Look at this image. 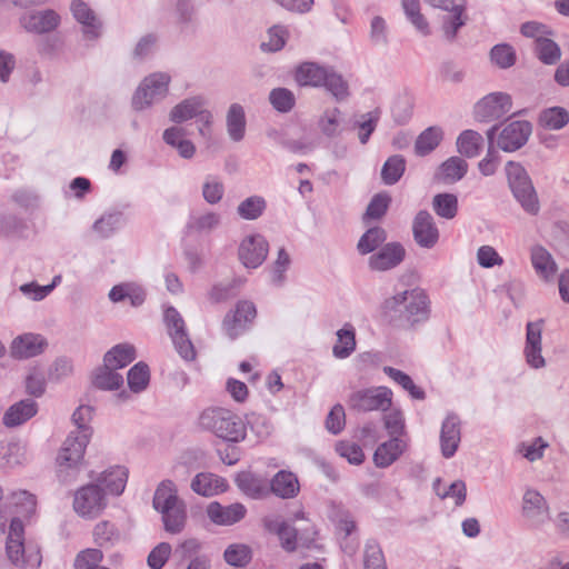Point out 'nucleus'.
<instances>
[{
  "mask_svg": "<svg viewBox=\"0 0 569 569\" xmlns=\"http://www.w3.org/2000/svg\"><path fill=\"white\" fill-rule=\"evenodd\" d=\"M381 309L383 316L397 326H413L428 318L427 296L420 289L405 290L387 298Z\"/></svg>",
  "mask_w": 569,
  "mask_h": 569,
  "instance_id": "1",
  "label": "nucleus"
},
{
  "mask_svg": "<svg viewBox=\"0 0 569 569\" xmlns=\"http://www.w3.org/2000/svg\"><path fill=\"white\" fill-rule=\"evenodd\" d=\"M198 422L202 429L229 442H240L246 438L243 420L224 408L211 407L204 409L200 413Z\"/></svg>",
  "mask_w": 569,
  "mask_h": 569,
  "instance_id": "2",
  "label": "nucleus"
},
{
  "mask_svg": "<svg viewBox=\"0 0 569 569\" xmlns=\"http://www.w3.org/2000/svg\"><path fill=\"white\" fill-rule=\"evenodd\" d=\"M8 559L18 568H39L42 562L40 547L24 540V526L20 518L11 519L6 543Z\"/></svg>",
  "mask_w": 569,
  "mask_h": 569,
  "instance_id": "3",
  "label": "nucleus"
},
{
  "mask_svg": "<svg viewBox=\"0 0 569 569\" xmlns=\"http://www.w3.org/2000/svg\"><path fill=\"white\" fill-rule=\"evenodd\" d=\"M89 440V432L82 435L70 433L64 440L57 456V475L61 482L69 483L76 479Z\"/></svg>",
  "mask_w": 569,
  "mask_h": 569,
  "instance_id": "4",
  "label": "nucleus"
},
{
  "mask_svg": "<svg viewBox=\"0 0 569 569\" xmlns=\"http://www.w3.org/2000/svg\"><path fill=\"white\" fill-rule=\"evenodd\" d=\"M348 407L358 412L387 411L392 403V391L387 387H371L351 392Z\"/></svg>",
  "mask_w": 569,
  "mask_h": 569,
  "instance_id": "5",
  "label": "nucleus"
},
{
  "mask_svg": "<svg viewBox=\"0 0 569 569\" xmlns=\"http://www.w3.org/2000/svg\"><path fill=\"white\" fill-rule=\"evenodd\" d=\"M170 76L163 72L152 73L143 79L132 97L134 110H143L162 100L168 93Z\"/></svg>",
  "mask_w": 569,
  "mask_h": 569,
  "instance_id": "6",
  "label": "nucleus"
},
{
  "mask_svg": "<svg viewBox=\"0 0 569 569\" xmlns=\"http://www.w3.org/2000/svg\"><path fill=\"white\" fill-rule=\"evenodd\" d=\"M107 507L106 493L99 485L88 483L74 492L73 510L82 518L93 519Z\"/></svg>",
  "mask_w": 569,
  "mask_h": 569,
  "instance_id": "7",
  "label": "nucleus"
},
{
  "mask_svg": "<svg viewBox=\"0 0 569 569\" xmlns=\"http://www.w3.org/2000/svg\"><path fill=\"white\" fill-rule=\"evenodd\" d=\"M164 322L172 339L176 350L187 361L196 359V350L187 331L184 321L178 310L168 307L164 310Z\"/></svg>",
  "mask_w": 569,
  "mask_h": 569,
  "instance_id": "8",
  "label": "nucleus"
},
{
  "mask_svg": "<svg viewBox=\"0 0 569 569\" xmlns=\"http://www.w3.org/2000/svg\"><path fill=\"white\" fill-rule=\"evenodd\" d=\"M511 97L506 92H491L480 99L473 108L477 121L490 122L505 117L511 110Z\"/></svg>",
  "mask_w": 569,
  "mask_h": 569,
  "instance_id": "9",
  "label": "nucleus"
},
{
  "mask_svg": "<svg viewBox=\"0 0 569 569\" xmlns=\"http://www.w3.org/2000/svg\"><path fill=\"white\" fill-rule=\"evenodd\" d=\"M531 132L532 127L529 121H512L502 128L498 136L497 144L506 152L516 151L526 144Z\"/></svg>",
  "mask_w": 569,
  "mask_h": 569,
  "instance_id": "10",
  "label": "nucleus"
},
{
  "mask_svg": "<svg viewBox=\"0 0 569 569\" xmlns=\"http://www.w3.org/2000/svg\"><path fill=\"white\" fill-rule=\"evenodd\" d=\"M269 244L261 234H250L242 239L238 249L240 261L246 268H258L266 260Z\"/></svg>",
  "mask_w": 569,
  "mask_h": 569,
  "instance_id": "11",
  "label": "nucleus"
},
{
  "mask_svg": "<svg viewBox=\"0 0 569 569\" xmlns=\"http://www.w3.org/2000/svg\"><path fill=\"white\" fill-rule=\"evenodd\" d=\"M412 234L416 243L425 249H432L439 241L440 232L432 216L420 210L412 221Z\"/></svg>",
  "mask_w": 569,
  "mask_h": 569,
  "instance_id": "12",
  "label": "nucleus"
},
{
  "mask_svg": "<svg viewBox=\"0 0 569 569\" xmlns=\"http://www.w3.org/2000/svg\"><path fill=\"white\" fill-rule=\"evenodd\" d=\"M256 316L257 310L252 302H238L233 313H228L223 320V328L227 335L231 339H234L246 329L247 323L251 322Z\"/></svg>",
  "mask_w": 569,
  "mask_h": 569,
  "instance_id": "13",
  "label": "nucleus"
},
{
  "mask_svg": "<svg viewBox=\"0 0 569 569\" xmlns=\"http://www.w3.org/2000/svg\"><path fill=\"white\" fill-rule=\"evenodd\" d=\"M406 257V249L399 242H389L369 258V267L376 271H387L399 266Z\"/></svg>",
  "mask_w": 569,
  "mask_h": 569,
  "instance_id": "14",
  "label": "nucleus"
},
{
  "mask_svg": "<svg viewBox=\"0 0 569 569\" xmlns=\"http://www.w3.org/2000/svg\"><path fill=\"white\" fill-rule=\"evenodd\" d=\"M461 441V421L455 413H449L442 422L440 431V448L445 458H451Z\"/></svg>",
  "mask_w": 569,
  "mask_h": 569,
  "instance_id": "15",
  "label": "nucleus"
},
{
  "mask_svg": "<svg viewBox=\"0 0 569 569\" xmlns=\"http://www.w3.org/2000/svg\"><path fill=\"white\" fill-rule=\"evenodd\" d=\"M246 513L247 509L240 502L222 506L218 501H212L207 507L208 518L218 526H232L242 520Z\"/></svg>",
  "mask_w": 569,
  "mask_h": 569,
  "instance_id": "16",
  "label": "nucleus"
},
{
  "mask_svg": "<svg viewBox=\"0 0 569 569\" xmlns=\"http://www.w3.org/2000/svg\"><path fill=\"white\" fill-rule=\"evenodd\" d=\"M541 333L542 321L527 323L525 356L527 363L535 369L542 368L546 365L541 355Z\"/></svg>",
  "mask_w": 569,
  "mask_h": 569,
  "instance_id": "17",
  "label": "nucleus"
},
{
  "mask_svg": "<svg viewBox=\"0 0 569 569\" xmlns=\"http://www.w3.org/2000/svg\"><path fill=\"white\" fill-rule=\"evenodd\" d=\"M59 23L60 16L51 9L31 12L21 19V24L28 32L38 34L53 31Z\"/></svg>",
  "mask_w": 569,
  "mask_h": 569,
  "instance_id": "18",
  "label": "nucleus"
},
{
  "mask_svg": "<svg viewBox=\"0 0 569 569\" xmlns=\"http://www.w3.org/2000/svg\"><path fill=\"white\" fill-rule=\"evenodd\" d=\"M47 347L46 339L36 333H24L13 339L10 353L17 359H28L43 352Z\"/></svg>",
  "mask_w": 569,
  "mask_h": 569,
  "instance_id": "19",
  "label": "nucleus"
},
{
  "mask_svg": "<svg viewBox=\"0 0 569 569\" xmlns=\"http://www.w3.org/2000/svg\"><path fill=\"white\" fill-rule=\"evenodd\" d=\"M522 513L535 525L543 522L549 516L546 499L537 490L528 489L522 498Z\"/></svg>",
  "mask_w": 569,
  "mask_h": 569,
  "instance_id": "20",
  "label": "nucleus"
},
{
  "mask_svg": "<svg viewBox=\"0 0 569 569\" xmlns=\"http://www.w3.org/2000/svg\"><path fill=\"white\" fill-rule=\"evenodd\" d=\"M38 412V403L33 399L20 400L8 408L3 415V425L14 428L23 425Z\"/></svg>",
  "mask_w": 569,
  "mask_h": 569,
  "instance_id": "21",
  "label": "nucleus"
},
{
  "mask_svg": "<svg viewBox=\"0 0 569 569\" xmlns=\"http://www.w3.org/2000/svg\"><path fill=\"white\" fill-rule=\"evenodd\" d=\"M531 264L539 278L550 281L555 278L558 267L551 253L542 246L536 244L530 249Z\"/></svg>",
  "mask_w": 569,
  "mask_h": 569,
  "instance_id": "22",
  "label": "nucleus"
},
{
  "mask_svg": "<svg viewBox=\"0 0 569 569\" xmlns=\"http://www.w3.org/2000/svg\"><path fill=\"white\" fill-rule=\"evenodd\" d=\"M190 487L197 495L212 497L224 492L228 489V482L214 473L200 472L191 480Z\"/></svg>",
  "mask_w": 569,
  "mask_h": 569,
  "instance_id": "23",
  "label": "nucleus"
},
{
  "mask_svg": "<svg viewBox=\"0 0 569 569\" xmlns=\"http://www.w3.org/2000/svg\"><path fill=\"white\" fill-rule=\"evenodd\" d=\"M128 480V472L124 467H113L103 471L94 485H99L104 493L119 496L123 492Z\"/></svg>",
  "mask_w": 569,
  "mask_h": 569,
  "instance_id": "24",
  "label": "nucleus"
},
{
  "mask_svg": "<svg viewBox=\"0 0 569 569\" xmlns=\"http://www.w3.org/2000/svg\"><path fill=\"white\" fill-rule=\"evenodd\" d=\"M73 17L83 27V32L89 38H97L100 34L101 22L91 8L81 0H74L71 4Z\"/></svg>",
  "mask_w": 569,
  "mask_h": 569,
  "instance_id": "25",
  "label": "nucleus"
},
{
  "mask_svg": "<svg viewBox=\"0 0 569 569\" xmlns=\"http://www.w3.org/2000/svg\"><path fill=\"white\" fill-rule=\"evenodd\" d=\"M270 488L277 497L291 499L299 493L300 483L293 472L280 470L271 479Z\"/></svg>",
  "mask_w": 569,
  "mask_h": 569,
  "instance_id": "26",
  "label": "nucleus"
},
{
  "mask_svg": "<svg viewBox=\"0 0 569 569\" xmlns=\"http://www.w3.org/2000/svg\"><path fill=\"white\" fill-rule=\"evenodd\" d=\"M405 449L406 442L399 437H392L376 449L373 453L375 465L379 468L389 467L401 456Z\"/></svg>",
  "mask_w": 569,
  "mask_h": 569,
  "instance_id": "27",
  "label": "nucleus"
},
{
  "mask_svg": "<svg viewBox=\"0 0 569 569\" xmlns=\"http://www.w3.org/2000/svg\"><path fill=\"white\" fill-rule=\"evenodd\" d=\"M183 500L179 498L173 481L166 479L158 485L153 495L152 506L159 512Z\"/></svg>",
  "mask_w": 569,
  "mask_h": 569,
  "instance_id": "28",
  "label": "nucleus"
},
{
  "mask_svg": "<svg viewBox=\"0 0 569 569\" xmlns=\"http://www.w3.org/2000/svg\"><path fill=\"white\" fill-rule=\"evenodd\" d=\"M186 130L174 126L166 129L162 138L167 144L178 150L180 157L190 159L196 152V147L190 140L183 139Z\"/></svg>",
  "mask_w": 569,
  "mask_h": 569,
  "instance_id": "29",
  "label": "nucleus"
},
{
  "mask_svg": "<svg viewBox=\"0 0 569 569\" xmlns=\"http://www.w3.org/2000/svg\"><path fill=\"white\" fill-rule=\"evenodd\" d=\"M328 70L317 63L306 62L297 69L296 80L300 86L321 87Z\"/></svg>",
  "mask_w": 569,
  "mask_h": 569,
  "instance_id": "30",
  "label": "nucleus"
},
{
  "mask_svg": "<svg viewBox=\"0 0 569 569\" xmlns=\"http://www.w3.org/2000/svg\"><path fill=\"white\" fill-rule=\"evenodd\" d=\"M166 531L170 533H179L183 530L187 521V508L184 501L169 507L167 510L159 511Z\"/></svg>",
  "mask_w": 569,
  "mask_h": 569,
  "instance_id": "31",
  "label": "nucleus"
},
{
  "mask_svg": "<svg viewBox=\"0 0 569 569\" xmlns=\"http://www.w3.org/2000/svg\"><path fill=\"white\" fill-rule=\"evenodd\" d=\"M227 131L232 141H241L246 132V113L239 103H232L227 112Z\"/></svg>",
  "mask_w": 569,
  "mask_h": 569,
  "instance_id": "32",
  "label": "nucleus"
},
{
  "mask_svg": "<svg viewBox=\"0 0 569 569\" xmlns=\"http://www.w3.org/2000/svg\"><path fill=\"white\" fill-rule=\"evenodd\" d=\"M203 106L204 101L200 97L184 99L171 109L169 118L176 123H182L187 120L196 118L200 112V108Z\"/></svg>",
  "mask_w": 569,
  "mask_h": 569,
  "instance_id": "33",
  "label": "nucleus"
},
{
  "mask_svg": "<svg viewBox=\"0 0 569 569\" xmlns=\"http://www.w3.org/2000/svg\"><path fill=\"white\" fill-rule=\"evenodd\" d=\"M356 349V331L351 323H346L337 331V342L332 353L338 359L348 358Z\"/></svg>",
  "mask_w": 569,
  "mask_h": 569,
  "instance_id": "34",
  "label": "nucleus"
},
{
  "mask_svg": "<svg viewBox=\"0 0 569 569\" xmlns=\"http://www.w3.org/2000/svg\"><path fill=\"white\" fill-rule=\"evenodd\" d=\"M136 359V349L129 343H119L103 357V362L114 369H121Z\"/></svg>",
  "mask_w": 569,
  "mask_h": 569,
  "instance_id": "35",
  "label": "nucleus"
},
{
  "mask_svg": "<svg viewBox=\"0 0 569 569\" xmlns=\"http://www.w3.org/2000/svg\"><path fill=\"white\" fill-rule=\"evenodd\" d=\"M511 191L527 213L536 216L539 212L540 204L531 180L525 181V183Z\"/></svg>",
  "mask_w": 569,
  "mask_h": 569,
  "instance_id": "36",
  "label": "nucleus"
},
{
  "mask_svg": "<svg viewBox=\"0 0 569 569\" xmlns=\"http://www.w3.org/2000/svg\"><path fill=\"white\" fill-rule=\"evenodd\" d=\"M539 126L548 130H560L569 122V112L562 107L542 110L538 118Z\"/></svg>",
  "mask_w": 569,
  "mask_h": 569,
  "instance_id": "37",
  "label": "nucleus"
},
{
  "mask_svg": "<svg viewBox=\"0 0 569 569\" xmlns=\"http://www.w3.org/2000/svg\"><path fill=\"white\" fill-rule=\"evenodd\" d=\"M468 171V163L460 157L447 159L439 168V178L445 182L452 183L461 180Z\"/></svg>",
  "mask_w": 569,
  "mask_h": 569,
  "instance_id": "38",
  "label": "nucleus"
},
{
  "mask_svg": "<svg viewBox=\"0 0 569 569\" xmlns=\"http://www.w3.org/2000/svg\"><path fill=\"white\" fill-rule=\"evenodd\" d=\"M380 119L379 109L358 116L352 124V129L358 131V139L366 144L372 132L376 130Z\"/></svg>",
  "mask_w": 569,
  "mask_h": 569,
  "instance_id": "39",
  "label": "nucleus"
},
{
  "mask_svg": "<svg viewBox=\"0 0 569 569\" xmlns=\"http://www.w3.org/2000/svg\"><path fill=\"white\" fill-rule=\"evenodd\" d=\"M483 144L482 136L473 130L462 131L457 139V148L460 154L475 158L480 153Z\"/></svg>",
  "mask_w": 569,
  "mask_h": 569,
  "instance_id": "40",
  "label": "nucleus"
},
{
  "mask_svg": "<svg viewBox=\"0 0 569 569\" xmlns=\"http://www.w3.org/2000/svg\"><path fill=\"white\" fill-rule=\"evenodd\" d=\"M117 369L107 366L99 368L93 377V385L102 390H116L123 383V377L116 371Z\"/></svg>",
  "mask_w": 569,
  "mask_h": 569,
  "instance_id": "41",
  "label": "nucleus"
},
{
  "mask_svg": "<svg viewBox=\"0 0 569 569\" xmlns=\"http://www.w3.org/2000/svg\"><path fill=\"white\" fill-rule=\"evenodd\" d=\"M321 87H325L338 102L347 100L350 96L347 80L331 68H329Z\"/></svg>",
  "mask_w": 569,
  "mask_h": 569,
  "instance_id": "42",
  "label": "nucleus"
},
{
  "mask_svg": "<svg viewBox=\"0 0 569 569\" xmlns=\"http://www.w3.org/2000/svg\"><path fill=\"white\" fill-rule=\"evenodd\" d=\"M221 224V214L213 211H207L194 214L188 222V228L199 233H209Z\"/></svg>",
  "mask_w": 569,
  "mask_h": 569,
  "instance_id": "43",
  "label": "nucleus"
},
{
  "mask_svg": "<svg viewBox=\"0 0 569 569\" xmlns=\"http://www.w3.org/2000/svg\"><path fill=\"white\" fill-rule=\"evenodd\" d=\"M401 6L407 19L413 24L417 31L422 36H429L430 27L425 16L420 12V1L401 0Z\"/></svg>",
  "mask_w": 569,
  "mask_h": 569,
  "instance_id": "44",
  "label": "nucleus"
},
{
  "mask_svg": "<svg viewBox=\"0 0 569 569\" xmlns=\"http://www.w3.org/2000/svg\"><path fill=\"white\" fill-rule=\"evenodd\" d=\"M443 132L438 127H430L422 131L416 140L415 150L419 156H425L435 150L442 140Z\"/></svg>",
  "mask_w": 569,
  "mask_h": 569,
  "instance_id": "45",
  "label": "nucleus"
},
{
  "mask_svg": "<svg viewBox=\"0 0 569 569\" xmlns=\"http://www.w3.org/2000/svg\"><path fill=\"white\" fill-rule=\"evenodd\" d=\"M320 131L328 138L338 137L341 131V111L339 108L326 109L318 122Z\"/></svg>",
  "mask_w": 569,
  "mask_h": 569,
  "instance_id": "46",
  "label": "nucleus"
},
{
  "mask_svg": "<svg viewBox=\"0 0 569 569\" xmlns=\"http://www.w3.org/2000/svg\"><path fill=\"white\" fill-rule=\"evenodd\" d=\"M406 170V160L402 156L395 154L387 159L381 169V179L385 184L397 183Z\"/></svg>",
  "mask_w": 569,
  "mask_h": 569,
  "instance_id": "47",
  "label": "nucleus"
},
{
  "mask_svg": "<svg viewBox=\"0 0 569 569\" xmlns=\"http://www.w3.org/2000/svg\"><path fill=\"white\" fill-rule=\"evenodd\" d=\"M432 209L441 218L453 219L458 212V199L452 193H438L432 199Z\"/></svg>",
  "mask_w": 569,
  "mask_h": 569,
  "instance_id": "48",
  "label": "nucleus"
},
{
  "mask_svg": "<svg viewBox=\"0 0 569 569\" xmlns=\"http://www.w3.org/2000/svg\"><path fill=\"white\" fill-rule=\"evenodd\" d=\"M238 487L249 497L259 499L268 493L266 483L251 473H242L237 478Z\"/></svg>",
  "mask_w": 569,
  "mask_h": 569,
  "instance_id": "49",
  "label": "nucleus"
},
{
  "mask_svg": "<svg viewBox=\"0 0 569 569\" xmlns=\"http://www.w3.org/2000/svg\"><path fill=\"white\" fill-rule=\"evenodd\" d=\"M93 539L100 547H111L120 539L117 527L109 521H100L94 526Z\"/></svg>",
  "mask_w": 569,
  "mask_h": 569,
  "instance_id": "50",
  "label": "nucleus"
},
{
  "mask_svg": "<svg viewBox=\"0 0 569 569\" xmlns=\"http://www.w3.org/2000/svg\"><path fill=\"white\" fill-rule=\"evenodd\" d=\"M387 239V233L381 227H373L368 229L358 242V251L361 254H367L376 250Z\"/></svg>",
  "mask_w": 569,
  "mask_h": 569,
  "instance_id": "51",
  "label": "nucleus"
},
{
  "mask_svg": "<svg viewBox=\"0 0 569 569\" xmlns=\"http://www.w3.org/2000/svg\"><path fill=\"white\" fill-rule=\"evenodd\" d=\"M122 226V216L121 213H107L103 214L100 219H98L93 226V231L100 238H109Z\"/></svg>",
  "mask_w": 569,
  "mask_h": 569,
  "instance_id": "52",
  "label": "nucleus"
},
{
  "mask_svg": "<svg viewBox=\"0 0 569 569\" xmlns=\"http://www.w3.org/2000/svg\"><path fill=\"white\" fill-rule=\"evenodd\" d=\"M383 372L395 382L400 385L405 390H407L412 398L418 400L425 399V391L417 387L407 373L392 367H385Z\"/></svg>",
  "mask_w": 569,
  "mask_h": 569,
  "instance_id": "53",
  "label": "nucleus"
},
{
  "mask_svg": "<svg viewBox=\"0 0 569 569\" xmlns=\"http://www.w3.org/2000/svg\"><path fill=\"white\" fill-rule=\"evenodd\" d=\"M128 385L131 391H143L150 380L149 367L144 362H138L128 372Z\"/></svg>",
  "mask_w": 569,
  "mask_h": 569,
  "instance_id": "54",
  "label": "nucleus"
},
{
  "mask_svg": "<svg viewBox=\"0 0 569 569\" xmlns=\"http://www.w3.org/2000/svg\"><path fill=\"white\" fill-rule=\"evenodd\" d=\"M535 51L539 60L546 64H555L561 57L559 46L547 37L536 42Z\"/></svg>",
  "mask_w": 569,
  "mask_h": 569,
  "instance_id": "55",
  "label": "nucleus"
},
{
  "mask_svg": "<svg viewBox=\"0 0 569 569\" xmlns=\"http://www.w3.org/2000/svg\"><path fill=\"white\" fill-rule=\"evenodd\" d=\"M264 209V199L258 196H252L240 202L237 211L242 219L254 220L263 213Z\"/></svg>",
  "mask_w": 569,
  "mask_h": 569,
  "instance_id": "56",
  "label": "nucleus"
},
{
  "mask_svg": "<svg viewBox=\"0 0 569 569\" xmlns=\"http://www.w3.org/2000/svg\"><path fill=\"white\" fill-rule=\"evenodd\" d=\"M224 560L233 567H244L251 560V549L241 543L230 545L224 553Z\"/></svg>",
  "mask_w": 569,
  "mask_h": 569,
  "instance_id": "57",
  "label": "nucleus"
},
{
  "mask_svg": "<svg viewBox=\"0 0 569 569\" xmlns=\"http://www.w3.org/2000/svg\"><path fill=\"white\" fill-rule=\"evenodd\" d=\"M0 457L8 467L19 466L26 460L24 448L18 442H0Z\"/></svg>",
  "mask_w": 569,
  "mask_h": 569,
  "instance_id": "58",
  "label": "nucleus"
},
{
  "mask_svg": "<svg viewBox=\"0 0 569 569\" xmlns=\"http://www.w3.org/2000/svg\"><path fill=\"white\" fill-rule=\"evenodd\" d=\"M491 61L501 69L510 68L516 62V52L507 43L495 46L490 51Z\"/></svg>",
  "mask_w": 569,
  "mask_h": 569,
  "instance_id": "59",
  "label": "nucleus"
},
{
  "mask_svg": "<svg viewBox=\"0 0 569 569\" xmlns=\"http://www.w3.org/2000/svg\"><path fill=\"white\" fill-rule=\"evenodd\" d=\"M269 101L279 112H289L296 102L293 93L286 88H276L269 94Z\"/></svg>",
  "mask_w": 569,
  "mask_h": 569,
  "instance_id": "60",
  "label": "nucleus"
},
{
  "mask_svg": "<svg viewBox=\"0 0 569 569\" xmlns=\"http://www.w3.org/2000/svg\"><path fill=\"white\" fill-rule=\"evenodd\" d=\"M288 31L284 27L273 26L268 30V41L261 43L264 51H278L286 44Z\"/></svg>",
  "mask_w": 569,
  "mask_h": 569,
  "instance_id": "61",
  "label": "nucleus"
},
{
  "mask_svg": "<svg viewBox=\"0 0 569 569\" xmlns=\"http://www.w3.org/2000/svg\"><path fill=\"white\" fill-rule=\"evenodd\" d=\"M365 569H387L381 548L376 542H368L365 549Z\"/></svg>",
  "mask_w": 569,
  "mask_h": 569,
  "instance_id": "62",
  "label": "nucleus"
},
{
  "mask_svg": "<svg viewBox=\"0 0 569 569\" xmlns=\"http://www.w3.org/2000/svg\"><path fill=\"white\" fill-rule=\"evenodd\" d=\"M103 559V553L100 549L90 548L78 553L74 560L76 569H96Z\"/></svg>",
  "mask_w": 569,
  "mask_h": 569,
  "instance_id": "63",
  "label": "nucleus"
},
{
  "mask_svg": "<svg viewBox=\"0 0 569 569\" xmlns=\"http://www.w3.org/2000/svg\"><path fill=\"white\" fill-rule=\"evenodd\" d=\"M171 546L168 542H160L149 553L147 562L151 569H162L171 555Z\"/></svg>",
  "mask_w": 569,
  "mask_h": 569,
  "instance_id": "64",
  "label": "nucleus"
}]
</instances>
